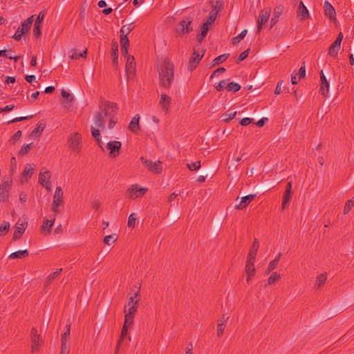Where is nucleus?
<instances>
[{"instance_id": "f257e3e1", "label": "nucleus", "mask_w": 354, "mask_h": 354, "mask_svg": "<svg viewBox=\"0 0 354 354\" xmlns=\"http://www.w3.org/2000/svg\"><path fill=\"white\" fill-rule=\"evenodd\" d=\"M159 85L164 88H169L174 81V65L169 59H165L157 67Z\"/></svg>"}, {"instance_id": "f03ea898", "label": "nucleus", "mask_w": 354, "mask_h": 354, "mask_svg": "<svg viewBox=\"0 0 354 354\" xmlns=\"http://www.w3.org/2000/svg\"><path fill=\"white\" fill-rule=\"evenodd\" d=\"M118 106L117 104L105 101L103 102V110L104 115L109 119V129H111L116 124L117 119L115 115L117 113Z\"/></svg>"}, {"instance_id": "7ed1b4c3", "label": "nucleus", "mask_w": 354, "mask_h": 354, "mask_svg": "<svg viewBox=\"0 0 354 354\" xmlns=\"http://www.w3.org/2000/svg\"><path fill=\"white\" fill-rule=\"evenodd\" d=\"M147 192V188H140L138 184L131 185L126 191V196L130 199H136L144 196Z\"/></svg>"}, {"instance_id": "20e7f679", "label": "nucleus", "mask_w": 354, "mask_h": 354, "mask_svg": "<svg viewBox=\"0 0 354 354\" xmlns=\"http://www.w3.org/2000/svg\"><path fill=\"white\" fill-rule=\"evenodd\" d=\"M63 192L60 187H57L55 189L54 196H53V201L51 209L54 212V214H57L59 213V207L63 205Z\"/></svg>"}, {"instance_id": "39448f33", "label": "nucleus", "mask_w": 354, "mask_h": 354, "mask_svg": "<svg viewBox=\"0 0 354 354\" xmlns=\"http://www.w3.org/2000/svg\"><path fill=\"white\" fill-rule=\"evenodd\" d=\"M82 136L79 133H74L68 138V147L73 151L79 153L81 149Z\"/></svg>"}, {"instance_id": "423d86ee", "label": "nucleus", "mask_w": 354, "mask_h": 354, "mask_svg": "<svg viewBox=\"0 0 354 354\" xmlns=\"http://www.w3.org/2000/svg\"><path fill=\"white\" fill-rule=\"evenodd\" d=\"M140 160L145 165V166L153 174H158L162 171L160 162H153L151 160H147L146 158L143 156L140 158Z\"/></svg>"}, {"instance_id": "0eeeda50", "label": "nucleus", "mask_w": 354, "mask_h": 354, "mask_svg": "<svg viewBox=\"0 0 354 354\" xmlns=\"http://www.w3.org/2000/svg\"><path fill=\"white\" fill-rule=\"evenodd\" d=\"M122 144L119 141H110L106 145V148L109 151L111 158H116L119 156L121 150Z\"/></svg>"}, {"instance_id": "6e6552de", "label": "nucleus", "mask_w": 354, "mask_h": 354, "mask_svg": "<svg viewBox=\"0 0 354 354\" xmlns=\"http://www.w3.org/2000/svg\"><path fill=\"white\" fill-rule=\"evenodd\" d=\"M99 108L100 111L96 113L93 119V122L97 127L103 130L105 129V118H107L104 115V112L102 111L103 105L100 104Z\"/></svg>"}, {"instance_id": "1a4fd4ad", "label": "nucleus", "mask_w": 354, "mask_h": 354, "mask_svg": "<svg viewBox=\"0 0 354 354\" xmlns=\"http://www.w3.org/2000/svg\"><path fill=\"white\" fill-rule=\"evenodd\" d=\"M271 12L270 8L262 10L259 15L257 19V32H260L262 29V26L268 21Z\"/></svg>"}, {"instance_id": "9d476101", "label": "nucleus", "mask_w": 354, "mask_h": 354, "mask_svg": "<svg viewBox=\"0 0 354 354\" xmlns=\"http://www.w3.org/2000/svg\"><path fill=\"white\" fill-rule=\"evenodd\" d=\"M205 50H202V53L200 54L198 52H196V50H194L192 55L191 56L189 62L188 69L190 71H192L195 69L197 65L199 64L202 57H203Z\"/></svg>"}, {"instance_id": "9b49d317", "label": "nucleus", "mask_w": 354, "mask_h": 354, "mask_svg": "<svg viewBox=\"0 0 354 354\" xmlns=\"http://www.w3.org/2000/svg\"><path fill=\"white\" fill-rule=\"evenodd\" d=\"M27 225L28 223L26 221L20 222V220H19L17 222L15 226V232L12 236V241H15L21 236L26 228L27 227Z\"/></svg>"}, {"instance_id": "f8f14e48", "label": "nucleus", "mask_w": 354, "mask_h": 354, "mask_svg": "<svg viewBox=\"0 0 354 354\" xmlns=\"http://www.w3.org/2000/svg\"><path fill=\"white\" fill-rule=\"evenodd\" d=\"M50 173L49 171H45L41 172L39 175V182L43 186L45 187L48 190L50 189Z\"/></svg>"}, {"instance_id": "ddd939ff", "label": "nucleus", "mask_w": 354, "mask_h": 354, "mask_svg": "<svg viewBox=\"0 0 354 354\" xmlns=\"http://www.w3.org/2000/svg\"><path fill=\"white\" fill-rule=\"evenodd\" d=\"M320 81H321V86L319 92L321 94L324 96H327V94L328 93L329 91V84L326 80V76L324 75V73L323 71L322 70L320 72Z\"/></svg>"}, {"instance_id": "4468645a", "label": "nucleus", "mask_w": 354, "mask_h": 354, "mask_svg": "<svg viewBox=\"0 0 354 354\" xmlns=\"http://www.w3.org/2000/svg\"><path fill=\"white\" fill-rule=\"evenodd\" d=\"M127 56V64H126V73L127 75L129 77L130 75H133L135 73L136 70V63L134 62V57L133 56L126 55Z\"/></svg>"}, {"instance_id": "2eb2a0df", "label": "nucleus", "mask_w": 354, "mask_h": 354, "mask_svg": "<svg viewBox=\"0 0 354 354\" xmlns=\"http://www.w3.org/2000/svg\"><path fill=\"white\" fill-rule=\"evenodd\" d=\"M324 14L330 20H335L336 19V12L333 6L327 1L324 2Z\"/></svg>"}, {"instance_id": "dca6fc26", "label": "nucleus", "mask_w": 354, "mask_h": 354, "mask_svg": "<svg viewBox=\"0 0 354 354\" xmlns=\"http://www.w3.org/2000/svg\"><path fill=\"white\" fill-rule=\"evenodd\" d=\"M256 197V194H249L241 198L239 205H236V209H243L250 204Z\"/></svg>"}, {"instance_id": "f3484780", "label": "nucleus", "mask_w": 354, "mask_h": 354, "mask_svg": "<svg viewBox=\"0 0 354 354\" xmlns=\"http://www.w3.org/2000/svg\"><path fill=\"white\" fill-rule=\"evenodd\" d=\"M297 14V17L301 21L309 17L308 10L304 4L303 1H300Z\"/></svg>"}, {"instance_id": "a211bd4d", "label": "nucleus", "mask_w": 354, "mask_h": 354, "mask_svg": "<svg viewBox=\"0 0 354 354\" xmlns=\"http://www.w3.org/2000/svg\"><path fill=\"white\" fill-rule=\"evenodd\" d=\"M283 11V6L279 5L274 8L273 17L270 20V28H272L277 22L278 18L281 15Z\"/></svg>"}, {"instance_id": "6ab92c4d", "label": "nucleus", "mask_w": 354, "mask_h": 354, "mask_svg": "<svg viewBox=\"0 0 354 354\" xmlns=\"http://www.w3.org/2000/svg\"><path fill=\"white\" fill-rule=\"evenodd\" d=\"M121 54L124 56L128 54V46L129 40L127 35H120Z\"/></svg>"}, {"instance_id": "aec40b11", "label": "nucleus", "mask_w": 354, "mask_h": 354, "mask_svg": "<svg viewBox=\"0 0 354 354\" xmlns=\"http://www.w3.org/2000/svg\"><path fill=\"white\" fill-rule=\"evenodd\" d=\"M192 21L189 19L182 20L180 22V32L182 34L189 33L192 31V27L191 26Z\"/></svg>"}, {"instance_id": "412c9836", "label": "nucleus", "mask_w": 354, "mask_h": 354, "mask_svg": "<svg viewBox=\"0 0 354 354\" xmlns=\"http://www.w3.org/2000/svg\"><path fill=\"white\" fill-rule=\"evenodd\" d=\"M139 120L140 117L138 115H136L134 116L132 120H131L129 124V130L133 132V133H137L138 131L140 129V125H139Z\"/></svg>"}, {"instance_id": "4be33fe9", "label": "nucleus", "mask_w": 354, "mask_h": 354, "mask_svg": "<svg viewBox=\"0 0 354 354\" xmlns=\"http://www.w3.org/2000/svg\"><path fill=\"white\" fill-rule=\"evenodd\" d=\"M171 102V98L169 95L166 94H162L159 104L162 108L167 112L169 111Z\"/></svg>"}, {"instance_id": "5701e85b", "label": "nucleus", "mask_w": 354, "mask_h": 354, "mask_svg": "<svg viewBox=\"0 0 354 354\" xmlns=\"http://www.w3.org/2000/svg\"><path fill=\"white\" fill-rule=\"evenodd\" d=\"M129 328V326H126V325H123L122 326V331H121V335H120V337L118 341V344H117V346H116V348H115V354H117L118 351H119V348H120V346H121L122 342L124 341V339L127 337V333H128V328Z\"/></svg>"}, {"instance_id": "b1692460", "label": "nucleus", "mask_w": 354, "mask_h": 354, "mask_svg": "<svg viewBox=\"0 0 354 354\" xmlns=\"http://www.w3.org/2000/svg\"><path fill=\"white\" fill-rule=\"evenodd\" d=\"M111 56L113 57V65L118 64V45L117 41H113L111 44Z\"/></svg>"}, {"instance_id": "393cba45", "label": "nucleus", "mask_w": 354, "mask_h": 354, "mask_svg": "<svg viewBox=\"0 0 354 354\" xmlns=\"http://www.w3.org/2000/svg\"><path fill=\"white\" fill-rule=\"evenodd\" d=\"M34 169L31 167L30 164H26L24 167V170L22 172L21 180L27 181L33 174Z\"/></svg>"}, {"instance_id": "a878e982", "label": "nucleus", "mask_w": 354, "mask_h": 354, "mask_svg": "<svg viewBox=\"0 0 354 354\" xmlns=\"http://www.w3.org/2000/svg\"><path fill=\"white\" fill-rule=\"evenodd\" d=\"M46 125L41 122H39L37 124L36 128L31 132L30 136L32 138H36L40 136L41 132L44 131Z\"/></svg>"}, {"instance_id": "bb28decb", "label": "nucleus", "mask_w": 354, "mask_h": 354, "mask_svg": "<svg viewBox=\"0 0 354 354\" xmlns=\"http://www.w3.org/2000/svg\"><path fill=\"white\" fill-rule=\"evenodd\" d=\"M28 254L29 253L27 250H18L10 254L8 258L10 259H22L28 257Z\"/></svg>"}, {"instance_id": "cd10ccee", "label": "nucleus", "mask_w": 354, "mask_h": 354, "mask_svg": "<svg viewBox=\"0 0 354 354\" xmlns=\"http://www.w3.org/2000/svg\"><path fill=\"white\" fill-rule=\"evenodd\" d=\"M209 24L203 23L201 26V32L197 36V41L201 44L209 30Z\"/></svg>"}, {"instance_id": "c85d7f7f", "label": "nucleus", "mask_w": 354, "mask_h": 354, "mask_svg": "<svg viewBox=\"0 0 354 354\" xmlns=\"http://www.w3.org/2000/svg\"><path fill=\"white\" fill-rule=\"evenodd\" d=\"M55 216H56V215L53 214L51 216V219L50 220H48V219L45 218L44 220V222H43L42 228L44 230H47L48 232H50L51 231V229L53 227V223L55 222Z\"/></svg>"}, {"instance_id": "c756f323", "label": "nucleus", "mask_w": 354, "mask_h": 354, "mask_svg": "<svg viewBox=\"0 0 354 354\" xmlns=\"http://www.w3.org/2000/svg\"><path fill=\"white\" fill-rule=\"evenodd\" d=\"M139 300L136 299L131 306H128L129 308L127 310V306H124V312L125 314L129 315L134 316L138 307Z\"/></svg>"}, {"instance_id": "7c9ffc66", "label": "nucleus", "mask_w": 354, "mask_h": 354, "mask_svg": "<svg viewBox=\"0 0 354 354\" xmlns=\"http://www.w3.org/2000/svg\"><path fill=\"white\" fill-rule=\"evenodd\" d=\"M326 279H327L326 273H322V274H319L316 278L315 287L317 289L322 288L324 286V284L325 283Z\"/></svg>"}, {"instance_id": "2f4dec72", "label": "nucleus", "mask_w": 354, "mask_h": 354, "mask_svg": "<svg viewBox=\"0 0 354 354\" xmlns=\"http://www.w3.org/2000/svg\"><path fill=\"white\" fill-rule=\"evenodd\" d=\"M245 272L247 274L246 281L249 283L250 278L255 274V268L254 264L246 263Z\"/></svg>"}, {"instance_id": "473e14b6", "label": "nucleus", "mask_w": 354, "mask_h": 354, "mask_svg": "<svg viewBox=\"0 0 354 354\" xmlns=\"http://www.w3.org/2000/svg\"><path fill=\"white\" fill-rule=\"evenodd\" d=\"M33 17L34 16L32 15L22 23L21 27H19L20 30H23L24 32L29 31L33 22Z\"/></svg>"}, {"instance_id": "72a5a7b5", "label": "nucleus", "mask_w": 354, "mask_h": 354, "mask_svg": "<svg viewBox=\"0 0 354 354\" xmlns=\"http://www.w3.org/2000/svg\"><path fill=\"white\" fill-rule=\"evenodd\" d=\"M340 49V46H339V44L336 42H333L329 47V49H328V55L333 57H336L337 56V54H338V51Z\"/></svg>"}, {"instance_id": "f704fd0d", "label": "nucleus", "mask_w": 354, "mask_h": 354, "mask_svg": "<svg viewBox=\"0 0 354 354\" xmlns=\"http://www.w3.org/2000/svg\"><path fill=\"white\" fill-rule=\"evenodd\" d=\"M292 192H284L283 198H282V205L281 207L283 209H285L288 207L289 202L292 198Z\"/></svg>"}, {"instance_id": "c9c22d12", "label": "nucleus", "mask_w": 354, "mask_h": 354, "mask_svg": "<svg viewBox=\"0 0 354 354\" xmlns=\"http://www.w3.org/2000/svg\"><path fill=\"white\" fill-rule=\"evenodd\" d=\"M62 270V269L60 268L50 274L46 279V284H50L55 279V278H57L59 276Z\"/></svg>"}, {"instance_id": "e433bc0d", "label": "nucleus", "mask_w": 354, "mask_h": 354, "mask_svg": "<svg viewBox=\"0 0 354 354\" xmlns=\"http://www.w3.org/2000/svg\"><path fill=\"white\" fill-rule=\"evenodd\" d=\"M65 328H66V330L62 335V337H61V343L62 342L69 343L68 339H69V336H70L71 324H66Z\"/></svg>"}, {"instance_id": "4c0bfd02", "label": "nucleus", "mask_w": 354, "mask_h": 354, "mask_svg": "<svg viewBox=\"0 0 354 354\" xmlns=\"http://www.w3.org/2000/svg\"><path fill=\"white\" fill-rule=\"evenodd\" d=\"M31 342L32 352H35L39 349V347L40 346V336L31 337Z\"/></svg>"}, {"instance_id": "58836bf2", "label": "nucleus", "mask_w": 354, "mask_h": 354, "mask_svg": "<svg viewBox=\"0 0 354 354\" xmlns=\"http://www.w3.org/2000/svg\"><path fill=\"white\" fill-rule=\"evenodd\" d=\"M247 32H248V30L246 29L243 30L239 35H238L236 37H234L232 39V44L233 45H236L238 43H239V41L245 37Z\"/></svg>"}, {"instance_id": "ea45409f", "label": "nucleus", "mask_w": 354, "mask_h": 354, "mask_svg": "<svg viewBox=\"0 0 354 354\" xmlns=\"http://www.w3.org/2000/svg\"><path fill=\"white\" fill-rule=\"evenodd\" d=\"M134 26L133 24L123 26L120 29V34L127 35V36L133 30Z\"/></svg>"}, {"instance_id": "a19ab883", "label": "nucleus", "mask_w": 354, "mask_h": 354, "mask_svg": "<svg viewBox=\"0 0 354 354\" xmlns=\"http://www.w3.org/2000/svg\"><path fill=\"white\" fill-rule=\"evenodd\" d=\"M10 229V223L7 221H3L0 226V236L6 235Z\"/></svg>"}, {"instance_id": "79ce46f5", "label": "nucleus", "mask_w": 354, "mask_h": 354, "mask_svg": "<svg viewBox=\"0 0 354 354\" xmlns=\"http://www.w3.org/2000/svg\"><path fill=\"white\" fill-rule=\"evenodd\" d=\"M87 50H84L82 53H77V50L74 49L72 50L71 58L73 59H77L80 57H86Z\"/></svg>"}, {"instance_id": "37998d69", "label": "nucleus", "mask_w": 354, "mask_h": 354, "mask_svg": "<svg viewBox=\"0 0 354 354\" xmlns=\"http://www.w3.org/2000/svg\"><path fill=\"white\" fill-rule=\"evenodd\" d=\"M229 55H230V54L227 53V54H223V55L218 56L213 60V66L218 65V64L225 62L228 58Z\"/></svg>"}, {"instance_id": "c03bdc74", "label": "nucleus", "mask_w": 354, "mask_h": 354, "mask_svg": "<svg viewBox=\"0 0 354 354\" xmlns=\"http://www.w3.org/2000/svg\"><path fill=\"white\" fill-rule=\"evenodd\" d=\"M281 278V275L278 274L277 272H272L270 277L268 278V284L272 285L275 282L278 281Z\"/></svg>"}, {"instance_id": "a18cd8bd", "label": "nucleus", "mask_w": 354, "mask_h": 354, "mask_svg": "<svg viewBox=\"0 0 354 354\" xmlns=\"http://www.w3.org/2000/svg\"><path fill=\"white\" fill-rule=\"evenodd\" d=\"M137 219V214L136 213H132L129 215L128 218L127 225L129 227L133 228L135 227V223Z\"/></svg>"}, {"instance_id": "49530a36", "label": "nucleus", "mask_w": 354, "mask_h": 354, "mask_svg": "<svg viewBox=\"0 0 354 354\" xmlns=\"http://www.w3.org/2000/svg\"><path fill=\"white\" fill-rule=\"evenodd\" d=\"M236 115V111L223 114V115L221 116L222 120L225 122H229L230 121H231L232 119H234L235 118Z\"/></svg>"}, {"instance_id": "de8ad7c7", "label": "nucleus", "mask_w": 354, "mask_h": 354, "mask_svg": "<svg viewBox=\"0 0 354 354\" xmlns=\"http://www.w3.org/2000/svg\"><path fill=\"white\" fill-rule=\"evenodd\" d=\"M228 91L237 92L241 89V85L236 82L228 83L227 86Z\"/></svg>"}, {"instance_id": "09e8293b", "label": "nucleus", "mask_w": 354, "mask_h": 354, "mask_svg": "<svg viewBox=\"0 0 354 354\" xmlns=\"http://www.w3.org/2000/svg\"><path fill=\"white\" fill-rule=\"evenodd\" d=\"M32 147V143L26 144L22 146L20 151H19V154L21 156H25L26 155Z\"/></svg>"}, {"instance_id": "8fccbe9b", "label": "nucleus", "mask_w": 354, "mask_h": 354, "mask_svg": "<svg viewBox=\"0 0 354 354\" xmlns=\"http://www.w3.org/2000/svg\"><path fill=\"white\" fill-rule=\"evenodd\" d=\"M117 240V236L115 234L106 236L104 239V243L106 245H110L111 243H114Z\"/></svg>"}, {"instance_id": "3c124183", "label": "nucleus", "mask_w": 354, "mask_h": 354, "mask_svg": "<svg viewBox=\"0 0 354 354\" xmlns=\"http://www.w3.org/2000/svg\"><path fill=\"white\" fill-rule=\"evenodd\" d=\"M9 190L0 186V201L5 202L8 198Z\"/></svg>"}, {"instance_id": "603ef678", "label": "nucleus", "mask_w": 354, "mask_h": 354, "mask_svg": "<svg viewBox=\"0 0 354 354\" xmlns=\"http://www.w3.org/2000/svg\"><path fill=\"white\" fill-rule=\"evenodd\" d=\"M70 343L62 342L59 354H69Z\"/></svg>"}, {"instance_id": "864d4df0", "label": "nucleus", "mask_w": 354, "mask_h": 354, "mask_svg": "<svg viewBox=\"0 0 354 354\" xmlns=\"http://www.w3.org/2000/svg\"><path fill=\"white\" fill-rule=\"evenodd\" d=\"M201 161H196L187 165V167L191 171H196L201 168Z\"/></svg>"}, {"instance_id": "5fc2aeb1", "label": "nucleus", "mask_w": 354, "mask_h": 354, "mask_svg": "<svg viewBox=\"0 0 354 354\" xmlns=\"http://www.w3.org/2000/svg\"><path fill=\"white\" fill-rule=\"evenodd\" d=\"M353 205H354V200L353 198L351 200H348L346 203L344 208V214H348Z\"/></svg>"}, {"instance_id": "6e6d98bb", "label": "nucleus", "mask_w": 354, "mask_h": 354, "mask_svg": "<svg viewBox=\"0 0 354 354\" xmlns=\"http://www.w3.org/2000/svg\"><path fill=\"white\" fill-rule=\"evenodd\" d=\"M225 328V324H224L223 323L218 322V324L216 326V335L218 337H220L223 335Z\"/></svg>"}, {"instance_id": "4d7b16f0", "label": "nucleus", "mask_w": 354, "mask_h": 354, "mask_svg": "<svg viewBox=\"0 0 354 354\" xmlns=\"http://www.w3.org/2000/svg\"><path fill=\"white\" fill-rule=\"evenodd\" d=\"M133 319H134V316L125 314L124 322L123 325H126V326L131 327L133 323Z\"/></svg>"}, {"instance_id": "13d9d810", "label": "nucleus", "mask_w": 354, "mask_h": 354, "mask_svg": "<svg viewBox=\"0 0 354 354\" xmlns=\"http://www.w3.org/2000/svg\"><path fill=\"white\" fill-rule=\"evenodd\" d=\"M250 50V49L248 48L245 51L242 52L239 55V57H238V58L236 59V63H239V62H242L243 60H244L245 59H246L248 57V55H249Z\"/></svg>"}, {"instance_id": "bf43d9fd", "label": "nucleus", "mask_w": 354, "mask_h": 354, "mask_svg": "<svg viewBox=\"0 0 354 354\" xmlns=\"http://www.w3.org/2000/svg\"><path fill=\"white\" fill-rule=\"evenodd\" d=\"M227 81H229V79L227 80H221L218 84V85L216 86V89L218 91H221L224 90L225 88H227V86L228 84V83L227 82Z\"/></svg>"}, {"instance_id": "052dcab7", "label": "nucleus", "mask_w": 354, "mask_h": 354, "mask_svg": "<svg viewBox=\"0 0 354 354\" xmlns=\"http://www.w3.org/2000/svg\"><path fill=\"white\" fill-rule=\"evenodd\" d=\"M41 24H37L35 23L34 28H33V35L35 37L37 38L41 35Z\"/></svg>"}, {"instance_id": "680f3d73", "label": "nucleus", "mask_w": 354, "mask_h": 354, "mask_svg": "<svg viewBox=\"0 0 354 354\" xmlns=\"http://www.w3.org/2000/svg\"><path fill=\"white\" fill-rule=\"evenodd\" d=\"M278 265V263L277 262V260H272L270 262L266 273L269 274L273 270H274Z\"/></svg>"}, {"instance_id": "e2e57ef3", "label": "nucleus", "mask_w": 354, "mask_h": 354, "mask_svg": "<svg viewBox=\"0 0 354 354\" xmlns=\"http://www.w3.org/2000/svg\"><path fill=\"white\" fill-rule=\"evenodd\" d=\"M25 32L20 30L19 28H18V29L17 30L16 32L15 33V35L12 36L13 39L16 41H20L21 39V37L22 35L24 34Z\"/></svg>"}, {"instance_id": "0e129e2a", "label": "nucleus", "mask_w": 354, "mask_h": 354, "mask_svg": "<svg viewBox=\"0 0 354 354\" xmlns=\"http://www.w3.org/2000/svg\"><path fill=\"white\" fill-rule=\"evenodd\" d=\"M17 169V161L15 157H12L10 160V173L12 174Z\"/></svg>"}, {"instance_id": "69168bd1", "label": "nucleus", "mask_w": 354, "mask_h": 354, "mask_svg": "<svg viewBox=\"0 0 354 354\" xmlns=\"http://www.w3.org/2000/svg\"><path fill=\"white\" fill-rule=\"evenodd\" d=\"M61 94L64 98L67 99L70 102H72L74 100V97L71 93L66 92L64 90L62 91Z\"/></svg>"}, {"instance_id": "338daca9", "label": "nucleus", "mask_w": 354, "mask_h": 354, "mask_svg": "<svg viewBox=\"0 0 354 354\" xmlns=\"http://www.w3.org/2000/svg\"><path fill=\"white\" fill-rule=\"evenodd\" d=\"M21 136V131H17L10 138V141L12 144H15Z\"/></svg>"}, {"instance_id": "774afa93", "label": "nucleus", "mask_w": 354, "mask_h": 354, "mask_svg": "<svg viewBox=\"0 0 354 354\" xmlns=\"http://www.w3.org/2000/svg\"><path fill=\"white\" fill-rule=\"evenodd\" d=\"M216 18V12H214L213 11L210 12L208 16V20L206 23H209V26L214 22Z\"/></svg>"}]
</instances>
